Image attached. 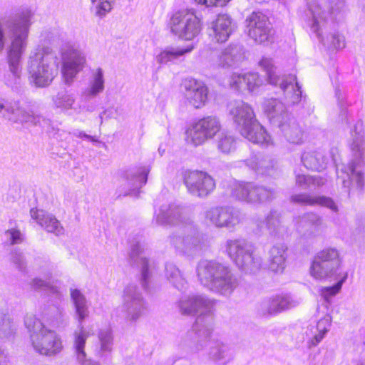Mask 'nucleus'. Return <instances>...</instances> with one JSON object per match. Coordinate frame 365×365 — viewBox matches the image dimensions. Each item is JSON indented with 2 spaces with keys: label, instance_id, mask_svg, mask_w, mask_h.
I'll use <instances>...</instances> for the list:
<instances>
[{
  "label": "nucleus",
  "instance_id": "5fc2aeb1",
  "mask_svg": "<svg viewBox=\"0 0 365 365\" xmlns=\"http://www.w3.org/2000/svg\"><path fill=\"white\" fill-rule=\"evenodd\" d=\"M246 73L238 74L234 73L230 78V84L232 88L241 89L246 88Z\"/></svg>",
  "mask_w": 365,
  "mask_h": 365
},
{
  "label": "nucleus",
  "instance_id": "72a5a7b5",
  "mask_svg": "<svg viewBox=\"0 0 365 365\" xmlns=\"http://www.w3.org/2000/svg\"><path fill=\"white\" fill-rule=\"evenodd\" d=\"M244 58L243 47L240 44H230L219 56L217 64L222 68L237 66Z\"/></svg>",
  "mask_w": 365,
  "mask_h": 365
},
{
  "label": "nucleus",
  "instance_id": "49530a36",
  "mask_svg": "<svg viewBox=\"0 0 365 365\" xmlns=\"http://www.w3.org/2000/svg\"><path fill=\"white\" fill-rule=\"evenodd\" d=\"M217 146L221 153L224 154H229L235 150V139L232 135L227 133H222L220 135L217 141Z\"/></svg>",
  "mask_w": 365,
  "mask_h": 365
},
{
  "label": "nucleus",
  "instance_id": "20e7f679",
  "mask_svg": "<svg viewBox=\"0 0 365 365\" xmlns=\"http://www.w3.org/2000/svg\"><path fill=\"white\" fill-rule=\"evenodd\" d=\"M229 113L245 138L262 145H267L271 143V136L257 120L249 104L242 101H234L229 106Z\"/></svg>",
  "mask_w": 365,
  "mask_h": 365
},
{
  "label": "nucleus",
  "instance_id": "0eeeda50",
  "mask_svg": "<svg viewBox=\"0 0 365 365\" xmlns=\"http://www.w3.org/2000/svg\"><path fill=\"white\" fill-rule=\"evenodd\" d=\"M41 36L48 41L61 37L62 44L59 48L62 63V75L65 83L71 85L77 74L83 68L86 59L84 53L70 41H63V35L57 29H48L42 31Z\"/></svg>",
  "mask_w": 365,
  "mask_h": 365
},
{
  "label": "nucleus",
  "instance_id": "774afa93",
  "mask_svg": "<svg viewBox=\"0 0 365 365\" xmlns=\"http://www.w3.org/2000/svg\"><path fill=\"white\" fill-rule=\"evenodd\" d=\"M337 153H338V150H337V149H336V148H331V149L330 150V155H331V158H332V160H333L334 161H336V159H335V155H336Z\"/></svg>",
  "mask_w": 365,
  "mask_h": 365
},
{
  "label": "nucleus",
  "instance_id": "680f3d73",
  "mask_svg": "<svg viewBox=\"0 0 365 365\" xmlns=\"http://www.w3.org/2000/svg\"><path fill=\"white\" fill-rule=\"evenodd\" d=\"M325 335H326V334H324L323 332L318 331V333L317 334H315L314 336L309 341V342H308L309 348L316 346L318 344H319L322 341V340L324 339Z\"/></svg>",
  "mask_w": 365,
  "mask_h": 365
},
{
  "label": "nucleus",
  "instance_id": "58836bf2",
  "mask_svg": "<svg viewBox=\"0 0 365 365\" xmlns=\"http://www.w3.org/2000/svg\"><path fill=\"white\" fill-rule=\"evenodd\" d=\"M70 294L75 307L76 314L78 317V321L81 323L89 314L87 299L85 295L77 289L71 288L70 289Z\"/></svg>",
  "mask_w": 365,
  "mask_h": 365
},
{
  "label": "nucleus",
  "instance_id": "bf43d9fd",
  "mask_svg": "<svg viewBox=\"0 0 365 365\" xmlns=\"http://www.w3.org/2000/svg\"><path fill=\"white\" fill-rule=\"evenodd\" d=\"M68 324V317L65 313L58 311L56 314V321L53 322L56 327H65Z\"/></svg>",
  "mask_w": 365,
  "mask_h": 365
},
{
  "label": "nucleus",
  "instance_id": "473e14b6",
  "mask_svg": "<svg viewBox=\"0 0 365 365\" xmlns=\"http://www.w3.org/2000/svg\"><path fill=\"white\" fill-rule=\"evenodd\" d=\"M278 126L289 143L296 144L302 143L303 130L293 116L287 115L286 119L280 121Z\"/></svg>",
  "mask_w": 365,
  "mask_h": 365
},
{
  "label": "nucleus",
  "instance_id": "6e6552de",
  "mask_svg": "<svg viewBox=\"0 0 365 365\" xmlns=\"http://www.w3.org/2000/svg\"><path fill=\"white\" fill-rule=\"evenodd\" d=\"M24 324L35 351L46 356H53L61 352L63 349L61 337L54 331L46 328L36 316L27 314Z\"/></svg>",
  "mask_w": 365,
  "mask_h": 365
},
{
  "label": "nucleus",
  "instance_id": "6e6d98bb",
  "mask_svg": "<svg viewBox=\"0 0 365 365\" xmlns=\"http://www.w3.org/2000/svg\"><path fill=\"white\" fill-rule=\"evenodd\" d=\"M11 245L20 244L24 241V235L19 230L11 228L5 232Z\"/></svg>",
  "mask_w": 365,
  "mask_h": 365
},
{
  "label": "nucleus",
  "instance_id": "338daca9",
  "mask_svg": "<svg viewBox=\"0 0 365 365\" xmlns=\"http://www.w3.org/2000/svg\"><path fill=\"white\" fill-rule=\"evenodd\" d=\"M325 180L321 177H312V188L314 187H320L324 185Z\"/></svg>",
  "mask_w": 365,
  "mask_h": 365
},
{
  "label": "nucleus",
  "instance_id": "052dcab7",
  "mask_svg": "<svg viewBox=\"0 0 365 365\" xmlns=\"http://www.w3.org/2000/svg\"><path fill=\"white\" fill-rule=\"evenodd\" d=\"M230 0H195V2L205 5L206 6H222L225 5Z\"/></svg>",
  "mask_w": 365,
  "mask_h": 365
},
{
  "label": "nucleus",
  "instance_id": "6ab92c4d",
  "mask_svg": "<svg viewBox=\"0 0 365 365\" xmlns=\"http://www.w3.org/2000/svg\"><path fill=\"white\" fill-rule=\"evenodd\" d=\"M0 113L2 117L12 123H31L38 125L42 117L34 115L26 110L19 101H0Z\"/></svg>",
  "mask_w": 365,
  "mask_h": 365
},
{
  "label": "nucleus",
  "instance_id": "dca6fc26",
  "mask_svg": "<svg viewBox=\"0 0 365 365\" xmlns=\"http://www.w3.org/2000/svg\"><path fill=\"white\" fill-rule=\"evenodd\" d=\"M220 129L221 123L217 118L207 116L192 123L186 130V140L197 147L212 139Z\"/></svg>",
  "mask_w": 365,
  "mask_h": 365
},
{
  "label": "nucleus",
  "instance_id": "f03ea898",
  "mask_svg": "<svg viewBox=\"0 0 365 365\" xmlns=\"http://www.w3.org/2000/svg\"><path fill=\"white\" fill-rule=\"evenodd\" d=\"M214 302L202 294H190L182 297L178 303L180 312L183 315H194L201 312L193 325L190 335H196L195 351L202 349L213 330L214 319L212 309Z\"/></svg>",
  "mask_w": 365,
  "mask_h": 365
},
{
  "label": "nucleus",
  "instance_id": "a211bd4d",
  "mask_svg": "<svg viewBox=\"0 0 365 365\" xmlns=\"http://www.w3.org/2000/svg\"><path fill=\"white\" fill-rule=\"evenodd\" d=\"M205 218L217 228L233 229L241 222L240 212L231 206H216L205 212Z\"/></svg>",
  "mask_w": 365,
  "mask_h": 365
},
{
  "label": "nucleus",
  "instance_id": "8fccbe9b",
  "mask_svg": "<svg viewBox=\"0 0 365 365\" xmlns=\"http://www.w3.org/2000/svg\"><path fill=\"white\" fill-rule=\"evenodd\" d=\"M31 287L34 290H46L51 293H57L58 290L56 287L51 285L47 281L42 280L39 278L33 279L29 283Z\"/></svg>",
  "mask_w": 365,
  "mask_h": 365
},
{
  "label": "nucleus",
  "instance_id": "9d476101",
  "mask_svg": "<svg viewBox=\"0 0 365 365\" xmlns=\"http://www.w3.org/2000/svg\"><path fill=\"white\" fill-rule=\"evenodd\" d=\"M231 196L240 202L253 205L271 202L277 196V190L272 185L254 182H235L231 185Z\"/></svg>",
  "mask_w": 365,
  "mask_h": 365
},
{
  "label": "nucleus",
  "instance_id": "4468645a",
  "mask_svg": "<svg viewBox=\"0 0 365 365\" xmlns=\"http://www.w3.org/2000/svg\"><path fill=\"white\" fill-rule=\"evenodd\" d=\"M341 262L338 250L332 247L324 248L314 256L310 269L311 274L318 279L332 277L340 268Z\"/></svg>",
  "mask_w": 365,
  "mask_h": 365
},
{
  "label": "nucleus",
  "instance_id": "4c0bfd02",
  "mask_svg": "<svg viewBox=\"0 0 365 365\" xmlns=\"http://www.w3.org/2000/svg\"><path fill=\"white\" fill-rule=\"evenodd\" d=\"M264 110L273 123L279 125L286 119L287 113L284 104L276 98L267 99L264 102Z\"/></svg>",
  "mask_w": 365,
  "mask_h": 365
},
{
  "label": "nucleus",
  "instance_id": "09e8293b",
  "mask_svg": "<svg viewBox=\"0 0 365 365\" xmlns=\"http://www.w3.org/2000/svg\"><path fill=\"white\" fill-rule=\"evenodd\" d=\"M96 4V15L101 18L104 17L113 9L115 0H91Z\"/></svg>",
  "mask_w": 365,
  "mask_h": 365
},
{
  "label": "nucleus",
  "instance_id": "393cba45",
  "mask_svg": "<svg viewBox=\"0 0 365 365\" xmlns=\"http://www.w3.org/2000/svg\"><path fill=\"white\" fill-rule=\"evenodd\" d=\"M186 226L187 235L170 236V243L179 252L192 255L199 247L200 239L195 227L191 224Z\"/></svg>",
  "mask_w": 365,
  "mask_h": 365
},
{
  "label": "nucleus",
  "instance_id": "69168bd1",
  "mask_svg": "<svg viewBox=\"0 0 365 365\" xmlns=\"http://www.w3.org/2000/svg\"><path fill=\"white\" fill-rule=\"evenodd\" d=\"M113 110H114L113 108H109L105 110L103 112H102L99 115V118L101 119V123H103V119L105 118V116H106V118H112Z\"/></svg>",
  "mask_w": 365,
  "mask_h": 365
},
{
  "label": "nucleus",
  "instance_id": "0e129e2a",
  "mask_svg": "<svg viewBox=\"0 0 365 365\" xmlns=\"http://www.w3.org/2000/svg\"><path fill=\"white\" fill-rule=\"evenodd\" d=\"M9 362L8 353L0 347V365H7Z\"/></svg>",
  "mask_w": 365,
  "mask_h": 365
},
{
  "label": "nucleus",
  "instance_id": "c756f323",
  "mask_svg": "<svg viewBox=\"0 0 365 365\" xmlns=\"http://www.w3.org/2000/svg\"><path fill=\"white\" fill-rule=\"evenodd\" d=\"M31 218L47 232L61 235L63 234V227L54 215L43 210L31 209Z\"/></svg>",
  "mask_w": 365,
  "mask_h": 365
},
{
  "label": "nucleus",
  "instance_id": "f3484780",
  "mask_svg": "<svg viewBox=\"0 0 365 365\" xmlns=\"http://www.w3.org/2000/svg\"><path fill=\"white\" fill-rule=\"evenodd\" d=\"M184 182L189 193L200 198L210 195L216 187L214 178L203 171L193 170L185 173Z\"/></svg>",
  "mask_w": 365,
  "mask_h": 365
},
{
  "label": "nucleus",
  "instance_id": "ddd939ff",
  "mask_svg": "<svg viewBox=\"0 0 365 365\" xmlns=\"http://www.w3.org/2000/svg\"><path fill=\"white\" fill-rule=\"evenodd\" d=\"M168 25L173 34L185 41L194 39L202 30L201 20L191 10L175 12L170 17Z\"/></svg>",
  "mask_w": 365,
  "mask_h": 365
},
{
  "label": "nucleus",
  "instance_id": "423d86ee",
  "mask_svg": "<svg viewBox=\"0 0 365 365\" xmlns=\"http://www.w3.org/2000/svg\"><path fill=\"white\" fill-rule=\"evenodd\" d=\"M28 72L31 83L36 87L48 86L58 73L57 56L48 48L36 49L29 56Z\"/></svg>",
  "mask_w": 365,
  "mask_h": 365
},
{
  "label": "nucleus",
  "instance_id": "a18cd8bd",
  "mask_svg": "<svg viewBox=\"0 0 365 365\" xmlns=\"http://www.w3.org/2000/svg\"><path fill=\"white\" fill-rule=\"evenodd\" d=\"M15 329L12 319L0 308V336L8 337L14 333Z\"/></svg>",
  "mask_w": 365,
  "mask_h": 365
},
{
  "label": "nucleus",
  "instance_id": "2eb2a0df",
  "mask_svg": "<svg viewBox=\"0 0 365 365\" xmlns=\"http://www.w3.org/2000/svg\"><path fill=\"white\" fill-rule=\"evenodd\" d=\"M148 306L141 292L134 284H128L122 295V312L125 319L130 323L136 322L145 312Z\"/></svg>",
  "mask_w": 365,
  "mask_h": 365
},
{
  "label": "nucleus",
  "instance_id": "9b49d317",
  "mask_svg": "<svg viewBox=\"0 0 365 365\" xmlns=\"http://www.w3.org/2000/svg\"><path fill=\"white\" fill-rule=\"evenodd\" d=\"M307 16L312 32L316 34L317 38L324 45L330 43L334 48L344 46V37L338 33H328L331 23L329 22L327 14L322 8L318 1L314 0L308 2Z\"/></svg>",
  "mask_w": 365,
  "mask_h": 365
},
{
  "label": "nucleus",
  "instance_id": "aec40b11",
  "mask_svg": "<svg viewBox=\"0 0 365 365\" xmlns=\"http://www.w3.org/2000/svg\"><path fill=\"white\" fill-rule=\"evenodd\" d=\"M248 36L256 43H263L271 36V24L265 15L260 12H253L246 19Z\"/></svg>",
  "mask_w": 365,
  "mask_h": 365
},
{
  "label": "nucleus",
  "instance_id": "79ce46f5",
  "mask_svg": "<svg viewBox=\"0 0 365 365\" xmlns=\"http://www.w3.org/2000/svg\"><path fill=\"white\" fill-rule=\"evenodd\" d=\"M75 101L76 100L73 94L70 93L68 91L58 92L53 97L54 106L56 108L60 109L61 111L73 109Z\"/></svg>",
  "mask_w": 365,
  "mask_h": 365
},
{
  "label": "nucleus",
  "instance_id": "f704fd0d",
  "mask_svg": "<svg viewBox=\"0 0 365 365\" xmlns=\"http://www.w3.org/2000/svg\"><path fill=\"white\" fill-rule=\"evenodd\" d=\"M130 258L133 265L140 267L142 286L144 289H147L151 272L149 269L148 261L139 244L134 245L132 247Z\"/></svg>",
  "mask_w": 365,
  "mask_h": 365
},
{
  "label": "nucleus",
  "instance_id": "e2e57ef3",
  "mask_svg": "<svg viewBox=\"0 0 365 365\" xmlns=\"http://www.w3.org/2000/svg\"><path fill=\"white\" fill-rule=\"evenodd\" d=\"M73 135L77 138H85V139L89 140L92 142H98V141L97 137L88 135L81 130H75V131H73Z\"/></svg>",
  "mask_w": 365,
  "mask_h": 365
},
{
  "label": "nucleus",
  "instance_id": "de8ad7c7",
  "mask_svg": "<svg viewBox=\"0 0 365 365\" xmlns=\"http://www.w3.org/2000/svg\"><path fill=\"white\" fill-rule=\"evenodd\" d=\"M347 278V274L343 277L335 285L332 287H322L319 290L321 296L327 302H329L331 298L336 295L341 289V286Z\"/></svg>",
  "mask_w": 365,
  "mask_h": 365
},
{
  "label": "nucleus",
  "instance_id": "c85d7f7f",
  "mask_svg": "<svg viewBox=\"0 0 365 365\" xmlns=\"http://www.w3.org/2000/svg\"><path fill=\"white\" fill-rule=\"evenodd\" d=\"M89 336V331L83 327L82 322L79 323L73 334V347L76 360L80 365H100L98 362L87 358L85 346Z\"/></svg>",
  "mask_w": 365,
  "mask_h": 365
},
{
  "label": "nucleus",
  "instance_id": "4be33fe9",
  "mask_svg": "<svg viewBox=\"0 0 365 365\" xmlns=\"http://www.w3.org/2000/svg\"><path fill=\"white\" fill-rule=\"evenodd\" d=\"M298 304V301L289 296L275 295L263 299L258 305L257 312L261 316H274Z\"/></svg>",
  "mask_w": 365,
  "mask_h": 365
},
{
  "label": "nucleus",
  "instance_id": "7ed1b4c3",
  "mask_svg": "<svg viewBox=\"0 0 365 365\" xmlns=\"http://www.w3.org/2000/svg\"><path fill=\"white\" fill-rule=\"evenodd\" d=\"M196 272L204 287L224 297H230L239 285L238 279L232 269L216 261H200Z\"/></svg>",
  "mask_w": 365,
  "mask_h": 365
},
{
  "label": "nucleus",
  "instance_id": "c03bdc74",
  "mask_svg": "<svg viewBox=\"0 0 365 365\" xmlns=\"http://www.w3.org/2000/svg\"><path fill=\"white\" fill-rule=\"evenodd\" d=\"M192 48L182 49L179 48H167L162 51L157 56V61L159 63H167L168 62L176 59L179 56H182L184 53L190 52Z\"/></svg>",
  "mask_w": 365,
  "mask_h": 365
},
{
  "label": "nucleus",
  "instance_id": "a19ab883",
  "mask_svg": "<svg viewBox=\"0 0 365 365\" xmlns=\"http://www.w3.org/2000/svg\"><path fill=\"white\" fill-rule=\"evenodd\" d=\"M105 80L102 68H98L93 71L89 82V86L86 91V95L89 98H94L104 90Z\"/></svg>",
  "mask_w": 365,
  "mask_h": 365
},
{
  "label": "nucleus",
  "instance_id": "603ef678",
  "mask_svg": "<svg viewBox=\"0 0 365 365\" xmlns=\"http://www.w3.org/2000/svg\"><path fill=\"white\" fill-rule=\"evenodd\" d=\"M11 261L19 271H25L26 267V262L24 255L22 252L17 250L12 252Z\"/></svg>",
  "mask_w": 365,
  "mask_h": 365
},
{
  "label": "nucleus",
  "instance_id": "7c9ffc66",
  "mask_svg": "<svg viewBox=\"0 0 365 365\" xmlns=\"http://www.w3.org/2000/svg\"><path fill=\"white\" fill-rule=\"evenodd\" d=\"M210 336L207 339H205V343L204 344V346L202 347V350L207 344V343L210 342V347L209 356L212 360L218 361L222 360L230 361L233 358V352L230 347L221 341L210 340ZM195 345L196 335H194L192 337V345L191 349L193 351L198 352V351H195L194 349V346Z\"/></svg>",
  "mask_w": 365,
  "mask_h": 365
},
{
  "label": "nucleus",
  "instance_id": "864d4df0",
  "mask_svg": "<svg viewBox=\"0 0 365 365\" xmlns=\"http://www.w3.org/2000/svg\"><path fill=\"white\" fill-rule=\"evenodd\" d=\"M246 88L252 91L256 87L259 86L262 83V80L256 73H246Z\"/></svg>",
  "mask_w": 365,
  "mask_h": 365
},
{
  "label": "nucleus",
  "instance_id": "4d7b16f0",
  "mask_svg": "<svg viewBox=\"0 0 365 365\" xmlns=\"http://www.w3.org/2000/svg\"><path fill=\"white\" fill-rule=\"evenodd\" d=\"M312 176L296 175V184L302 189H312Z\"/></svg>",
  "mask_w": 365,
  "mask_h": 365
},
{
  "label": "nucleus",
  "instance_id": "a878e982",
  "mask_svg": "<svg viewBox=\"0 0 365 365\" xmlns=\"http://www.w3.org/2000/svg\"><path fill=\"white\" fill-rule=\"evenodd\" d=\"M235 28L231 17L227 14H219L209 28V36L212 41L225 43Z\"/></svg>",
  "mask_w": 365,
  "mask_h": 365
},
{
  "label": "nucleus",
  "instance_id": "ea45409f",
  "mask_svg": "<svg viewBox=\"0 0 365 365\" xmlns=\"http://www.w3.org/2000/svg\"><path fill=\"white\" fill-rule=\"evenodd\" d=\"M99 347L96 351L98 357H102L113 350V336L110 329H101L98 334Z\"/></svg>",
  "mask_w": 365,
  "mask_h": 365
},
{
  "label": "nucleus",
  "instance_id": "c9c22d12",
  "mask_svg": "<svg viewBox=\"0 0 365 365\" xmlns=\"http://www.w3.org/2000/svg\"><path fill=\"white\" fill-rule=\"evenodd\" d=\"M291 200L293 202L301 205H319L328 207L334 212L338 211V207L334 200L330 197H327L324 196H312L306 193H300L292 195Z\"/></svg>",
  "mask_w": 365,
  "mask_h": 365
},
{
  "label": "nucleus",
  "instance_id": "bb28decb",
  "mask_svg": "<svg viewBox=\"0 0 365 365\" xmlns=\"http://www.w3.org/2000/svg\"><path fill=\"white\" fill-rule=\"evenodd\" d=\"M323 226L322 217L314 212L305 213L296 219V230L305 238L314 237L319 229Z\"/></svg>",
  "mask_w": 365,
  "mask_h": 365
},
{
  "label": "nucleus",
  "instance_id": "412c9836",
  "mask_svg": "<svg viewBox=\"0 0 365 365\" xmlns=\"http://www.w3.org/2000/svg\"><path fill=\"white\" fill-rule=\"evenodd\" d=\"M183 95L187 103L195 109L204 107L208 99V88L200 81L186 78L182 83Z\"/></svg>",
  "mask_w": 365,
  "mask_h": 365
},
{
  "label": "nucleus",
  "instance_id": "5701e85b",
  "mask_svg": "<svg viewBox=\"0 0 365 365\" xmlns=\"http://www.w3.org/2000/svg\"><path fill=\"white\" fill-rule=\"evenodd\" d=\"M158 225H190L192 220L187 211L175 205H163L156 216Z\"/></svg>",
  "mask_w": 365,
  "mask_h": 365
},
{
  "label": "nucleus",
  "instance_id": "cd10ccee",
  "mask_svg": "<svg viewBox=\"0 0 365 365\" xmlns=\"http://www.w3.org/2000/svg\"><path fill=\"white\" fill-rule=\"evenodd\" d=\"M256 226L259 232L267 230L273 237H280L287 232V227L281 220V214L275 210H270L264 220H257Z\"/></svg>",
  "mask_w": 365,
  "mask_h": 365
},
{
  "label": "nucleus",
  "instance_id": "37998d69",
  "mask_svg": "<svg viewBox=\"0 0 365 365\" xmlns=\"http://www.w3.org/2000/svg\"><path fill=\"white\" fill-rule=\"evenodd\" d=\"M165 275L168 279L178 289L181 290L186 284L185 279L181 276L179 269L172 263L165 265Z\"/></svg>",
  "mask_w": 365,
  "mask_h": 365
},
{
  "label": "nucleus",
  "instance_id": "1a4fd4ad",
  "mask_svg": "<svg viewBox=\"0 0 365 365\" xmlns=\"http://www.w3.org/2000/svg\"><path fill=\"white\" fill-rule=\"evenodd\" d=\"M226 252L235 264L246 273H256L262 267V258L255 245L244 239L227 240Z\"/></svg>",
  "mask_w": 365,
  "mask_h": 365
},
{
  "label": "nucleus",
  "instance_id": "39448f33",
  "mask_svg": "<svg viewBox=\"0 0 365 365\" xmlns=\"http://www.w3.org/2000/svg\"><path fill=\"white\" fill-rule=\"evenodd\" d=\"M351 150L353 159L347 165H343L340 172L337 171V178L341 180L344 187L349 188L353 182L358 189H362L364 185V174L360 170L364 163L365 155V139L361 124L358 123L351 130Z\"/></svg>",
  "mask_w": 365,
  "mask_h": 365
},
{
  "label": "nucleus",
  "instance_id": "e433bc0d",
  "mask_svg": "<svg viewBox=\"0 0 365 365\" xmlns=\"http://www.w3.org/2000/svg\"><path fill=\"white\" fill-rule=\"evenodd\" d=\"M329 158L322 150L306 151L302 155V162L307 169L314 171L324 170L328 164Z\"/></svg>",
  "mask_w": 365,
  "mask_h": 365
},
{
  "label": "nucleus",
  "instance_id": "13d9d810",
  "mask_svg": "<svg viewBox=\"0 0 365 365\" xmlns=\"http://www.w3.org/2000/svg\"><path fill=\"white\" fill-rule=\"evenodd\" d=\"M331 325V317L329 315H326L322 318L317 324V331L323 332L327 334L330 329Z\"/></svg>",
  "mask_w": 365,
  "mask_h": 365
},
{
  "label": "nucleus",
  "instance_id": "3c124183",
  "mask_svg": "<svg viewBox=\"0 0 365 365\" xmlns=\"http://www.w3.org/2000/svg\"><path fill=\"white\" fill-rule=\"evenodd\" d=\"M328 4L329 14L332 19L341 14L345 7L344 0H329Z\"/></svg>",
  "mask_w": 365,
  "mask_h": 365
},
{
  "label": "nucleus",
  "instance_id": "b1692460",
  "mask_svg": "<svg viewBox=\"0 0 365 365\" xmlns=\"http://www.w3.org/2000/svg\"><path fill=\"white\" fill-rule=\"evenodd\" d=\"M150 171L149 166H140L128 169L121 175L123 180L122 186L128 188L120 195H129L131 192L140 189L147 182L148 175Z\"/></svg>",
  "mask_w": 365,
  "mask_h": 365
},
{
  "label": "nucleus",
  "instance_id": "f257e3e1",
  "mask_svg": "<svg viewBox=\"0 0 365 365\" xmlns=\"http://www.w3.org/2000/svg\"><path fill=\"white\" fill-rule=\"evenodd\" d=\"M34 12L29 8L20 9L14 16L0 23V53L5 45L6 32L11 43L7 49L8 73L4 76L5 83L11 87L21 84L22 56L27 47V40Z\"/></svg>",
  "mask_w": 365,
  "mask_h": 365
},
{
  "label": "nucleus",
  "instance_id": "2f4dec72",
  "mask_svg": "<svg viewBox=\"0 0 365 365\" xmlns=\"http://www.w3.org/2000/svg\"><path fill=\"white\" fill-rule=\"evenodd\" d=\"M287 246L282 242L271 247L268 252L269 268L274 273H282L285 268Z\"/></svg>",
  "mask_w": 365,
  "mask_h": 365
},
{
  "label": "nucleus",
  "instance_id": "f8f14e48",
  "mask_svg": "<svg viewBox=\"0 0 365 365\" xmlns=\"http://www.w3.org/2000/svg\"><path fill=\"white\" fill-rule=\"evenodd\" d=\"M259 66L266 72L269 83L279 86L284 91L287 103L295 105L302 101V87L295 75H277L273 61L269 58L263 57L259 62Z\"/></svg>",
  "mask_w": 365,
  "mask_h": 365
}]
</instances>
